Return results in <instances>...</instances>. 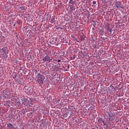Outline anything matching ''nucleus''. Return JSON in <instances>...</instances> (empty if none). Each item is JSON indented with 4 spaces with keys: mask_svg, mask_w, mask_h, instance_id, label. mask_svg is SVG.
<instances>
[{
    "mask_svg": "<svg viewBox=\"0 0 129 129\" xmlns=\"http://www.w3.org/2000/svg\"><path fill=\"white\" fill-rule=\"evenodd\" d=\"M44 80H45V77L40 73H37V82L40 85H43L44 84Z\"/></svg>",
    "mask_w": 129,
    "mask_h": 129,
    "instance_id": "f257e3e1",
    "label": "nucleus"
},
{
    "mask_svg": "<svg viewBox=\"0 0 129 129\" xmlns=\"http://www.w3.org/2000/svg\"><path fill=\"white\" fill-rule=\"evenodd\" d=\"M45 55L46 56L44 57H43L42 58L43 61H45L46 62L47 61L49 62V63H50V62H51L53 60V58L50 57L48 53H45Z\"/></svg>",
    "mask_w": 129,
    "mask_h": 129,
    "instance_id": "f03ea898",
    "label": "nucleus"
},
{
    "mask_svg": "<svg viewBox=\"0 0 129 129\" xmlns=\"http://www.w3.org/2000/svg\"><path fill=\"white\" fill-rule=\"evenodd\" d=\"M0 52L3 55L7 54H9V49H8V47L5 46L0 50Z\"/></svg>",
    "mask_w": 129,
    "mask_h": 129,
    "instance_id": "7ed1b4c3",
    "label": "nucleus"
},
{
    "mask_svg": "<svg viewBox=\"0 0 129 129\" xmlns=\"http://www.w3.org/2000/svg\"><path fill=\"white\" fill-rule=\"evenodd\" d=\"M108 114L109 115V120L111 121V120H114L115 119V117L113 115V113L111 112H109L108 113Z\"/></svg>",
    "mask_w": 129,
    "mask_h": 129,
    "instance_id": "20e7f679",
    "label": "nucleus"
},
{
    "mask_svg": "<svg viewBox=\"0 0 129 129\" xmlns=\"http://www.w3.org/2000/svg\"><path fill=\"white\" fill-rule=\"evenodd\" d=\"M116 7L117 9L121 8V9H123V6L121 5V3L120 2H116Z\"/></svg>",
    "mask_w": 129,
    "mask_h": 129,
    "instance_id": "39448f33",
    "label": "nucleus"
},
{
    "mask_svg": "<svg viewBox=\"0 0 129 129\" xmlns=\"http://www.w3.org/2000/svg\"><path fill=\"white\" fill-rule=\"evenodd\" d=\"M21 101L22 104H24V105H27L28 102H29V100H28V99L27 98L21 99Z\"/></svg>",
    "mask_w": 129,
    "mask_h": 129,
    "instance_id": "423d86ee",
    "label": "nucleus"
},
{
    "mask_svg": "<svg viewBox=\"0 0 129 129\" xmlns=\"http://www.w3.org/2000/svg\"><path fill=\"white\" fill-rule=\"evenodd\" d=\"M23 43L24 42H23V40L22 39L17 40V44L18 46H23Z\"/></svg>",
    "mask_w": 129,
    "mask_h": 129,
    "instance_id": "0eeeda50",
    "label": "nucleus"
},
{
    "mask_svg": "<svg viewBox=\"0 0 129 129\" xmlns=\"http://www.w3.org/2000/svg\"><path fill=\"white\" fill-rule=\"evenodd\" d=\"M79 40H81V41H84L85 40V36L83 34L80 35L79 36Z\"/></svg>",
    "mask_w": 129,
    "mask_h": 129,
    "instance_id": "6e6552de",
    "label": "nucleus"
},
{
    "mask_svg": "<svg viewBox=\"0 0 129 129\" xmlns=\"http://www.w3.org/2000/svg\"><path fill=\"white\" fill-rule=\"evenodd\" d=\"M98 122H99V123H101L102 125H106L105 122H104V121H103L102 119L99 120Z\"/></svg>",
    "mask_w": 129,
    "mask_h": 129,
    "instance_id": "1a4fd4ad",
    "label": "nucleus"
},
{
    "mask_svg": "<svg viewBox=\"0 0 129 129\" xmlns=\"http://www.w3.org/2000/svg\"><path fill=\"white\" fill-rule=\"evenodd\" d=\"M7 126L9 129H13L14 127L13 126V124L11 123L7 124Z\"/></svg>",
    "mask_w": 129,
    "mask_h": 129,
    "instance_id": "9d476101",
    "label": "nucleus"
},
{
    "mask_svg": "<svg viewBox=\"0 0 129 129\" xmlns=\"http://www.w3.org/2000/svg\"><path fill=\"white\" fill-rule=\"evenodd\" d=\"M49 20L51 21V23H54L55 22V17L53 16H50Z\"/></svg>",
    "mask_w": 129,
    "mask_h": 129,
    "instance_id": "9b49d317",
    "label": "nucleus"
},
{
    "mask_svg": "<svg viewBox=\"0 0 129 129\" xmlns=\"http://www.w3.org/2000/svg\"><path fill=\"white\" fill-rule=\"evenodd\" d=\"M107 32H110V34H111L112 33V29L111 28L109 27V25H108L107 27Z\"/></svg>",
    "mask_w": 129,
    "mask_h": 129,
    "instance_id": "f8f14e48",
    "label": "nucleus"
},
{
    "mask_svg": "<svg viewBox=\"0 0 129 129\" xmlns=\"http://www.w3.org/2000/svg\"><path fill=\"white\" fill-rule=\"evenodd\" d=\"M75 0H70L69 2V4H71V5H75Z\"/></svg>",
    "mask_w": 129,
    "mask_h": 129,
    "instance_id": "ddd939ff",
    "label": "nucleus"
},
{
    "mask_svg": "<svg viewBox=\"0 0 129 129\" xmlns=\"http://www.w3.org/2000/svg\"><path fill=\"white\" fill-rule=\"evenodd\" d=\"M33 92V90L32 89H30L29 90V92H27V94L28 95L32 94V93Z\"/></svg>",
    "mask_w": 129,
    "mask_h": 129,
    "instance_id": "4468645a",
    "label": "nucleus"
},
{
    "mask_svg": "<svg viewBox=\"0 0 129 129\" xmlns=\"http://www.w3.org/2000/svg\"><path fill=\"white\" fill-rule=\"evenodd\" d=\"M20 9H21V10H22V11H26V9H25V7H23V6L21 7H20Z\"/></svg>",
    "mask_w": 129,
    "mask_h": 129,
    "instance_id": "2eb2a0df",
    "label": "nucleus"
},
{
    "mask_svg": "<svg viewBox=\"0 0 129 129\" xmlns=\"http://www.w3.org/2000/svg\"><path fill=\"white\" fill-rule=\"evenodd\" d=\"M71 37H72V38H73V39H74V40H75V41L76 40V39H77V38H76V37H75V36H74V35H71Z\"/></svg>",
    "mask_w": 129,
    "mask_h": 129,
    "instance_id": "dca6fc26",
    "label": "nucleus"
},
{
    "mask_svg": "<svg viewBox=\"0 0 129 129\" xmlns=\"http://www.w3.org/2000/svg\"><path fill=\"white\" fill-rule=\"evenodd\" d=\"M17 104L18 106H21V102H20L19 101H18L17 103Z\"/></svg>",
    "mask_w": 129,
    "mask_h": 129,
    "instance_id": "f3484780",
    "label": "nucleus"
},
{
    "mask_svg": "<svg viewBox=\"0 0 129 129\" xmlns=\"http://www.w3.org/2000/svg\"><path fill=\"white\" fill-rule=\"evenodd\" d=\"M93 5H96V2L93 1Z\"/></svg>",
    "mask_w": 129,
    "mask_h": 129,
    "instance_id": "a211bd4d",
    "label": "nucleus"
},
{
    "mask_svg": "<svg viewBox=\"0 0 129 129\" xmlns=\"http://www.w3.org/2000/svg\"><path fill=\"white\" fill-rule=\"evenodd\" d=\"M56 61H57V62H58L59 63H60V62H61L60 59H58V60H56Z\"/></svg>",
    "mask_w": 129,
    "mask_h": 129,
    "instance_id": "6ab92c4d",
    "label": "nucleus"
},
{
    "mask_svg": "<svg viewBox=\"0 0 129 129\" xmlns=\"http://www.w3.org/2000/svg\"><path fill=\"white\" fill-rule=\"evenodd\" d=\"M75 41H76L77 42H79V40L78 39H77V38L76 39Z\"/></svg>",
    "mask_w": 129,
    "mask_h": 129,
    "instance_id": "aec40b11",
    "label": "nucleus"
},
{
    "mask_svg": "<svg viewBox=\"0 0 129 129\" xmlns=\"http://www.w3.org/2000/svg\"><path fill=\"white\" fill-rule=\"evenodd\" d=\"M54 67H55V68H57V69H58V66L55 65V66H54Z\"/></svg>",
    "mask_w": 129,
    "mask_h": 129,
    "instance_id": "412c9836",
    "label": "nucleus"
},
{
    "mask_svg": "<svg viewBox=\"0 0 129 129\" xmlns=\"http://www.w3.org/2000/svg\"><path fill=\"white\" fill-rule=\"evenodd\" d=\"M30 115H33V112H30Z\"/></svg>",
    "mask_w": 129,
    "mask_h": 129,
    "instance_id": "4be33fe9",
    "label": "nucleus"
},
{
    "mask_svg": "<svg viewBox=\"0 0 129 129\" xmlns=\"http://www.w3.org/2000/svg\"><path fill=\"white\" fill-rule=\"evenodd\" d=\"M66 44H68V41H66Z\"/></svg>",
    "mask_w": 129,
    "mask_h": 129,
    "instance_id": "5701e85b",
    "label": "nucleus"
},
{
    "mask_svg": "<svg viewBox=\"0 0 129 129\" xmlns=\"http://www.w3.org/2000/svg\"><path fill=\"white\" fill-rule=\"evenodd\" d=\"M0 129H3L2 128V125H1V124H0Z\"/></svg>",
    "mask_w": 129,
    "mask_h": 129,
    "instance_id": "b1692460",
    "label": "nucleus"
},
{
    "mask_svg": "<svg viewBox=\"0 0 129 129\" xmlns=\"http://www.w3.org/2000/svg\"><path fill=\"white\" fill-rule=\"evenodd\" d=\"M92 109H94V106H92Z\"/></svg>",
    "mask_w": 129,
    "mask_h": 129,
    "instance_id": "393cba45",
    "label": "nucleus"
},
{
    "mask_svg": "<svg viewBox=\"0 0 129 129\" xmlns=\"http://www.w3.org/2000/svg\"><path fill=\"white\" fill-rule=\"evenodd\" d=\"M16 26V24H14V27H15Z\"/></svg>",
    "mask_w": 129,
    "mask_h": 129,
    "instance_id": "a878e982",
    "label": "nucleus"
},
{
    "mask_svg": "<svg viewBox=\"0 0 129 129\" xmlns=\"http://www.w3.org/2000/svg\"><path fill=\"white\" fill-rule=\"evenodd\" d=\"M70 8H71V5H70Z\"/></svg>",
    "mask_w": 129,
    "mask_h": 129,
    "instance_id": "bb28decb",
    "label": "nucleus"
},
{
    "mask_svg": "<svg viewBox=\"0 0 129 129\" xmlns=\"http://www.w3.org/2000/svg\"><path fill=\"white\" fill-rule=\"evenodd\" d=\"M114 88V90L115 91V88Z\"/></svg>",
    "mask_w": 129,
    "mask_h": 129,
    "instance_id": "cd10ccee",
    "label": "nucleus"
}]
</instances>
